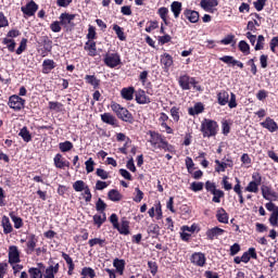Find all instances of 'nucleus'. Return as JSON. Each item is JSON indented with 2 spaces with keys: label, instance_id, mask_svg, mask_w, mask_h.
<instances>
[{
  "label": "nucleus",
  "instance_id": "obj_53",
  "mask_svg": "<svg viewBox=\"0 0 278 278\" xmlns=\"http://www.w3.org/2000/svg\"><path fill=\"white\" fill-rule=\"evenodd\" d=\"M215 173H225L227 170V163L220 162V160H215Z\"/></svg>",
  "mask_w": 278,
  "mask_h": 278
},
{
  "label": "nucleus",
  "instance_id": "obj_10",
  "mask_svg": "<svg viewBox=\"0 0 278 278\" xmlns=\"http://www.w3.org/2000/svg\"><path fill=\"white\" fill-rule=\"evenodd\" d=\"M135 101L138 103V105H147L151 103V98L147 96V91H144V89H138L135 92Z\"/></svg>",
  "mask_w": 278,
  "mask_h": 278
},
{
  "label": "nucleus",
  "instance_id": "obj_59",
  "mask_svg": "<svg viewBox=\"0 0 278 278\" xmlns=\"http://www.w3.org/2000/svg\"><path fill=\"white\" fill-rule=\"evenodd\" d=\"M135 192L136 195L132 198V201H135V203H141L142 199H144V192H142L139 187L135 188Z\"/></svg>",
  "mask_w": 278,
  "mask_h": 278
},
{
  "label": "nucleus",
  "instance_id": "obj_22",
  "mask_svg": "<svg viewBox=\"0 0 278 278\" xmlns=\"http://www.w3.org/2000/svg\"><path fill=\"white\" fill-rule=\"evenodd\" d=\"M252 260H257V252L255 251V248H250L247 252H244L241 256V261L243 264H249Z\"/></svg>",
  "mask_w": 278,
  "mask_h": 278
},
{
  "label": "nucleus",
  "instance_id": "obj_37",
  "mask_svg": "<svg viewBox=\"0 0 278 278\" xmlns=\"http://www.w3.org/2000/svg\"><path fill=\"white\" fill-rule=\"evenodd\" d=\"M217 103L219 105H227L229 103V92L222 90L217 93Z\"/></svg>",
  "mask_w": 278,
  "mask_h": 278
},
{
  "label": "nucleus",
  "instance_id": "obj_9",
  "mask_svg": "<svg viewBox=\"0 0 278 278\" xmlns=\"http://www.w3.org/2000/svg\"><path fill=\"white\" fill-rule=\"evenodd\" d=\"M160 63L161 66H163V71H165V73H168V71H170V66L175 64V60L173 59V55H170L168 52H165L161 54Z\"/></svg>",
  "mask_w": 278,
  "mask_h": 278
},
{
  "label": "nucleus",
  "instance_id": "obj_51",
  "mask_svg": "<svg viewBox=\"0 0 278 278\" xmlns=\"http://www.w3.org/2000/svg\"><path fill=\"white\" fill-rule=\"evenodd\" d=\"M245 192H253L257 194L260 192V184L250 181L245 187Z\"/></svg>",
  "mask_w": 278,
  "mask_h": 278
},
{
  "label": "nucleus",
  "instance_id": "obj_45",
  "mask_svg": "<svg viewBox=\"0 0 278 278\" xmlns=\"http://www.w3.org/2000/svg\"><path fill=\"white\" fill-rule=\"evenodd\" d=\"M81 277L85 278H94L97 277V271H94V269L92 267H83L81 271H80Z\"/></svg>",
  "mask_w": 278,
  "mask_h": 278
},
{
  "label": "nucleus",
  "instance_id": "obj_18",
  "mask_svg": "<svg viewBox=\"0 0 278 278\" xmlns=\"http://www.w3.org/2000/svg\"><path fill=\"white\" fill-rule=\"evenodd\" d=\"M261 126L264 129H267V131H270V134H275V131H278V125L275 119L270 117H266L264 122L261 123Z\"/></svg>",
  "mask_w": 278,
  "mask_h": 278
},
{
  "label": "nucleus",
  "instance_id": "obj_63",
  "mask_svg": "<svg viewBox=\"0 0 278 278\" xmlns=\"http://www.w3.org/2000/svg\"><path fill=\"white\" fill-rule=\"evenodd\" d=\"M264 35H260L256 39V45L254 47L255 51H262L264 49Z\"/></svg>",
  "mask_w": 278,
  "mask_h": 278
},
{
  "label": "nucleus",
  "instance_id": "obj_6",
  "mask_svg": "<svg viewBox=\"0 0 278 278\" xmlns=\"http://www.w3.org/2000/svg\"><path fill=\"white\" fill-rule=\"evenodd\" d=\"M103 63L109 68H116V66H121V64H123V62L121 61V54H118V52L105 53L103 58Z\"/></svg>",
  "mask_w": 278,
  "mask_h": 278
},
{
  "label": "nucleus",
  "instance_id": "obj_46",
  "mask_svg": "<svg viewBox=\"0 0 278 278\" xmlns=\"http://www.w3.org/2000/svg\"><path fill=\"white\" fill-rule=\"evenodd\" d=\"M148 233L149 236H151L152 238H157V236H160V225L157 224H151L148 227Z\"/></svg>",
  "mask_w": 278,
  "mask_h": 278
},
{
  "label": "nucleus",
  "instance_id": "obj_30",
  "mask_svg": "<svg viewBox=\"0 0 278 278\" xmlns=\"http://www.w3.org/2000/svg\"><path fill=\"white\" fill-rule=\"evenodd\" d=\"M85 81L89 84V86H92L94 90H98L99 86H101V79L97 78L94 75H86Z\"/></svg>",
  "mask_w": 278,
  "mask_h": 278
},
{
  "label": "nucleus",
  "instance_id": "obj_64",
  "mask_svg": "<svg viewBox=\"0 0 278 278\" xmlns=\"http://www.w3.org/2000/svg\"><path fill=\"white\" fill-rule=\"evenodd\" d=\"M203 186H205L203 182L193 181L190 185V190H192V192H201V190H203Z\"/></svg>",
  "mask_w": 278,
  "mask_h": 278
},
{
  "label": "nucleus",
  "instance_id": "obj_23",
  "mask_svg": "<svg viewBox=\"0 0 278 278\" xmlns=\"http://www.w3.org/2000/svg\"><path fill=\"white\" fill-rule=\"evenodd\" d=\"M134 94H136L134 87H125L121 90L122 99H125V101H134Z\"/></svg>",
  "mask_w": 278,
  "mask_h": 278
},
{
  "label": "nucleus",
  "instance_id": "obj_29",
  "mask_svg": "<svg viewBox=\"0 0 278 278\" xmlns=\"http://www.w3.org/2000/svg\"><path fill=\"white\" fill-rule=\"evenodd\" d=\"M168 121V115L164 112L160 113L159 122L161 123V127L165 129L166 134H174V130L172 129L166 122Z\"/></svg>",
  "mask_w": 278,
  "mask_h": 278
},
{
  "label": "nucleus",
  "instance_id": "obj_21",
  "mask_svg": "<svg viewBox=\"0 0 278 278\" xmlns=\"http://www.w3.org/2000/svg\"><path fill=\"white\" fill-rule=\"evenodd\" d=\"M36 244H38V237L36 235L31 233L28 237V241L26 243L27 250L26 253L27 255H31L34 251H36Z\"/></svg>",
  "mask_w": 278,
  "mask_h": 278
},
{
  "label": "nucleus",
  "instance_id": "obj_13",
  "mask_svg": "<svg viewBox=\"0 0 278 278\" xmlns=\"http://www.w3.org/2000/svg\"><path fill=\"white\" fill-rule=\"evenodd\" d=\"M100 118L102 123H105V125H111V127L114 128L119 127L118 119L110 112L101 114Z\"/></svg>",
  "mask_w": 278,
  "mask_h": 278
},
{
  "label": "nucleus",
  "instance_id": "obj_40",
  "mask_svg": "<svg viewBox=\"0 0 278 278\" xmlns=\"http://www.w3.org/2000/svg\"><path fill=\"white\" fill-rule=\"evenodd\" d=\"M89 247L92 249V247H100V249H103L108 244V240L102 238H93L88 241Z\"/></svg>",
  "mask_w": 278,
  "mask_h": 278
},
{
  "label": "nucleus",
  "instance_id": "obj_25",
  "mask_svg": "<svg viewBox=\"0 0 278 278\" xmlns=\"http://www.w3.org/2000/svg\"><path fill=\"white\" fill-rule=\"evenodd\" d=\"M223 233H225V229L219 228L218 226L206 230L207 240H214L215 238H218V236H223Z\"/></svg>",
  "mask_w": 278,
  "mask_h": 278
},
{
  "label": "nucleus",
  "instance_id": "obj_11",
  "mask_svg": "<svg viewBox=\"0 0 278 278\" xmlns=\"http://www.w3.org/2000/svg\"><path fill=\"white\" fill-rule=\"evenodd\" d=\"M41 45L43 47V50H42V58H47V55L49 53H51V51H53V40H51V38H49V36H42L41 37Z\"/></svg>",
  "mask_w": 278,
  "mask_h": 278
},
{
  "label": "nucleus",
  "instance_id": "obj_1",
  "mask_svg": "<svg viewBox=\"0 0 278 278\" xmlns=\"http://www.w3.org/2000/svg\"><path fill=\"white\" fill-rule=\"evenodd\" d=\"M148 136H150L149 142L153 149H161L168 153H175V146L168 143L166 137L162 136L160 132L149 130Z\"/></svg>",
  "mask_w": 278,
  "mask_h": 278
},
{
  "label": "nucleus",
  "instance_id": "obj_12",
  "mask_svg": "<svg viewBox=\"0 0 278 278\" xmlns=\"http://www.w3.org/2000/svg\"><path fill=\"white\" fill-rule=\"evenodd\" d=\"M21 12L25 16H34L38 12V4L34 0H30L25 7L21 8Z\"/></svg>",
  "mask_w": 278,
  "mask_h": 278
},
{
  "label": "nucleus",
  "instance_id": "obj_62",
  "mask_svg": "<svg viewBox=\"0 0 278 278\" xmlns=\"http://www.w3.org/2000/svg\"><path fill=\"white\" fill-rule=\"evenodd\" d=\"M213 203H220V199H223V197H225V191L217 189L214 193H213Z\"/></svg>",
  "mask_w": 278,
  "mask_h": 278
},
{
  "label": "nucleus",
  "instance_id": "obj_32",
  "mask_svg": "<svg viewBox=\"0 0 278 278\" xmlns=\"http://www.w3.org/2000/svg\"><path fill=\"white\" fill-rule=\"evenodd\" d=\"M109 201H113V203H118V201H123V195L119 190L111 189L108 192Z\"/></svg>",
  "mask_w": 278,
  "mask_h": 278
},
{
  "label": "nucleus",
  "instance_id": "obj_5",
  "mask_svg": "<svg viewBox=\"0 0 278 278\" xmlns=\"http://www.w3.org/2000/svg\"><path fill=\"white\" fill-rule=\"evenodd\" d=\"M18 36H21V30L13 28L8 31L7 38L2 39V45H7V49L10 53H14L16 49V41L14 38H18Z\"/></svg>",
  "mask_w": 278,
  "mask_h": 278
},
{
  "label": "nucleus",
  "instance_id": "obj_47",
  "mask_svg": "<svg viewBox=\"0 0 278 278\" xmlns=\"http://www.w3.org/2000/svg\"><path fill=\"white\" fill-rule=\"evenodd\" d=\"M73 142L64 141L59 143V149L61 153H68V151H73Z\"/></svg>",
  "mask_w": 278,
  "mask_h": 278
},
{
  "label": "nucleus",
  "instance_id": "obj_50",
  "mask_svg": "<svg viewBox=\"0 0 278 278\" xmlns=\"http://www.w3.org/2000/svg\"><path fill=\"white\" fill-rule=\"evenodd\" d=\"M239 51H241V53H243V55H250L251 54V46H249L247 41L241 40V41H239Z\"/></svg>",
  "mask_w": 278,
  "mask_h": 278
},
{
  "label": "nucleus",
  "instance_id": "obj_35",
  "mask_svg": "<svg viewBox=\"0 0 278 278\" xmlns=\"http://www.w3.org/2000/svg\"><path fill=\"white\" fill-rule=\"evenodd\" d=\"M105 220H108V216L105 215V213H102V215H99V214L93 215V225L98 229H101Z\"/></svg>",
  "mask_w": 278,
  "mask_h": 278
},
{
  "label": "nucleus",
  "instance_id": "obj_28",
  "mask_svg": "<svg viewBox=\"0 0 278 278\" xmlns=\"http://www.w3.org/2000/svg\"><path fill=\"white\" fill-rule=\"evenodd\" d=\"M216 218H217L218 223H223L224 225L229 224V214L227 213V211H225L224 207H219L217 210Z\"/></svg>",
  "mask_w": 278,
  "mask_h": 278
},
{
  "label": "nucleus",
  "instance_id": "obj_44",
  "mask_svg": "<svg viewBox=\"0 0 278 278\" xmlns=\"http://www.w3.org/2000/svg\"><path fill=\"white\" fill-rule=\"evenodd\" d=\"M60 273V263H56L54 265H50L47 269H46V275L50 276V277H54L55 275H58Z\"/></svg>",
  "mask_w": 278,
  "mask_h": 278
},
{
  "label": "nucleus",
  "instance_id": "obj_15",
  "mask_svg": "<svg viewBox=\"0 0 278 278\" xmlns=\"http://www.w3.org/2000/svg\"><path fill=\"white\" fill-rule=\"evenodd\" d=\"M21 262V252L16 245L9 248V264H18Z\"/></svg>",
  "mask_w": 278,
  "mask_h": 278
},
{
  "label": "nucleus",
  "instance_id": "obj_54",
  "mask_svg": "<svg viewBox=\"0 0 278 278\" xmlns=\"http://www.w3.org/2000/svg\"><path fill=\"white\" fill-rule=\"evenodd\" d=\"M96 210L97 212H101L103 214L105 213V210H108V204L101 198H99L96 202Z\"/></svg>",
  "mask_w": 278,
  "mask_h": 278
},
{
  "label": "nucleus",
  "instance_id": "obj_42",
  "mask_svg": "<svg viewBox=\"0 0 278 278\" xmlns=\"http://www.w3.org/2000/svg\"><path fill=\"white\" fill-rule=\"evenodd\" d=\"M9 216H10L11 220L13 222L15 229H21L23 227V225H24L23 218L16 216L15 212H10Z\"/></svg>",
  "mask_w": 278,
  "mask_h": 278
},
{
  "label": "nucleus",
  "instance_id": "obj_20",
  "mask_svg": "<svg viewBox=\"0 0 278 278\" xmlns=\"http://www.w3.org/2000/svg\"><path fill=\"white\" fill-rule=\"evenodd\" d=\"M218 0H201L200 7L204 12H214V8H217Z\"/></svg>",
  "mask_w": 278,
  "mask_h": 278
},
{
  "label": "nucleus",
  "instance_id": "obj_34",
  "mask_svg": "<svg viewBox=\"0 0 278 278\" xmlns=\"http://www.w3.org/2000/svg\"><path fill=\"white\" fill-rule=\"evenodd\" d=\"M184 4L180 1H174L170 4V10L175 18H179Z\"/></svg>",
  "mask_w": 278,
  "mask_h": 278
},
{
  "label": "nucleus",
  "instance_id": "obj_55",
  "mask_svg": "<svg viewBox=\"0 0 278 278\" xmlns=\"http://www.w3.org/2000/svg\"><path fill=\"white\" fill-rule=\"evenodd\" d=\"M86 38L87 40H97V28L94 26L89 25Z\"/></svg>",
  "mask_w": 278,
  "mask_h": 278
},
{
  "label": "nucleus",
  "instance_id": "obj_19",
  "mask_svg": "<svg viewBox=\"0 0 278 278\" xmlns=\"http://www.w3.org/2000/svg\"><path fill=\"white\" fill-rule=\"evenodd\" d=\"M84 50L88 52L89 58H97V41L88 40L85 43Z\"/></svg>",
  "mask_w": 278,
  "mask_h": 278
},
{
  "label": "nucleus",
  "instance_id": "obj_17",
  "mask_svg": "<svg viewBox=\"0 0 278 278\" xmlns=\"http://www.w3.org/2000/svg\"><path fill=\"white\" fill-rule=\"evenodd\" d=\"M220 62H224V64H228V66H238V68H244V63L242 61L236 60V58L231 55H224L219 58Z\"/></svg>",
  "mask_w": 278,
  "mask_h": 278
},
{
  "label": "nucleus",
  "instance_id": "obj_27",
  "mask_svg": "<svg viewBox=\"0 0 278 278\" xmlns=\"http://www.w3.org/2000/svg\"><path fill=\"white\" fill-rule=\"evenodd\" d=\"M184 16L189 21V23H199V12L186 9L184 11Z\"/></svg>",
  "mask_w": 278,
  "mask_h": 278
},
{
  "label": "nucleus",
  "instance_id": "obj_31",
  "mask_svg": "<svg viewBox=\"0 0 278 278\" xmlns=\"http://www.w3.org/2000/svg\"><path fill=\"white\" fill-rule=\"evenodd\" d=\"M59 18H60V24L63 27H66V25H71V23L75 21V14L62 13Z\"/></svg>",
  "mask_w": 278,
  "mask_h": 278
},
{
  "label": "nucleus",
  "instance_id": "obj_7",
  "mask_svg": "<svg viewBox=\"0 0 278 278\" xmlns=\"http://www.w3.org/2000/svg\"><path fill=\"white\" fill-rule=\"evenodd\" d=\"M8 105L14 112H21L25 109V99L21 98L18 94H12L9 98Z\"/></svg>",
  "mask_w": 278,
  "mask_h": 278
},
{
  "label": "nucleus",
  "instance_id": "obj_41",
  "mask_svg": "<svg viewBox=\"0 0 278 278\" xmlns=\"http://www.w3.org/2000/svg\"><path fill=\"white\" fill-rule=\"evenodd\" d=\"M169 114L174 121V123H179L180 118H181V108L179 106H173L169 110Z\"/></svg>",
  "mask_w": 278,
  "mask_h": 278
},
{
  "label": "nucleus",
  "instance_id": "obj_4",
  "mask_svg": "<svg viewBox=\"0 0 278 278\" xmlns=\"http://www.w3.org/2000/svg\"><path fill=\"white\" fill-rule=\"evenodd\" d=\"M109 220L111 225H113V229H117L121 236H129V233H131V231H129V220H127L126 218H123L119 224L118 215H116V213H113L109 217Z\"/></svg>",
  "mask_w": 278,
  "mask_h": 278
},
{
  "label": "nucleus",
  "instance_id": "obj_52",
  "mask_svg": "<svg viewBox=\"0 0 278 278\" xmlns=\"http://www.w3.org/2000/svg\"><path fill=\"white\" fill-rule=\"evenodd\" d=\"M27 38H22L20 46L15 51L16 55H22L24 51H27Z\"/></svg>",
  "mask_w": 278,
  "mask_h": 278
},
{
  "label": "nucleus",
  "instance_id": "obj_14",
  "mask_svg": "<svg viewBox=\"0 0 278 278\" xmlns=\"http://www.w3.org/2000/svg\"><path fill=\"white\" fill-rule=\"evenodd\" d=\"M191 264H194V266H200L201 268H203V266H205V262H207V258L205 257V254H203L202 252H194L191 255Z\"/></svg>",
  "mask_w": 278,
  "mask_h": 278
},
{
  "label": "nucleus",
  "instance_id": "obj_61",
  "mask_svg": "<svg viewBox=\"0 0 278 278\" xmlns=\"http://www.w3.org/2000/svg\"><path fill=\"white\" fill-rule=\"evenodd\" d=\"M269 225H271V227H278V208L270 214Z\"/></svg>",
  "mask_w": 278,
  "mask_h": 278
},
{
  "label": "nucleus",
  "instance_id": "obj_49",
  "mask_svg": "<svg viewBox=\"0 0 278 278\" xmlns=\"http://www.w3.org/2000/svg\"><path fill=\"white\" fill-rule=\"evenodd\" d=\"M113 30L115 31L118 40H122V41L127 40V37L125 36V31L123 30V27L118 26V24L113 25Z\"/></svg>",
  "mask_w": 278,
  "mask_h": 278
},
{
  "label": "nucleus",
  "instance_id": "obj_36",
  "mask_svg": "<svg viewBox=\"0 0 278 278\" xmlns=\"http://www.w3.org/2000/svg\"><path fill=\"white\" fill-rule=\"evenodd\" d=\"M2 227H3V233H5V236L14 231V228L12 227V223H10V217L5 215L2 217Z\"/></svg>",
  "mask_w": 278,
  "mask_h": 278
},
{
  "label": "nucleus",
  "instance_id": "obj_33",
  "mask_svg": "<svg viewBox=\"0 0 278 278\" xmlns=\"http://www.w3.org/2000/svg\"><path fill=\"white\" fill-rule=\"evenodd\" d=\"M125 265H126V263H125V260H123V258H121V260L115 258L113 261V266H114L116 273H118V275H121V276H123L125 274Z\"/></svg>",
  "mask_w": 278,
  "mask_h": 278
},
{
  "label": "nucleus",
  "instance_id": "obj_2",
  "mask_svg": "<svg viewBox=\"0 0 278 278\" xmlns=\"http://www.w3.org/2000/svg\"><path fill=\"white\" fill-rule=\"evenodd\" d=\"M200 131L203 138H214L218 136V131H219L218 122L210 118H204L201 123Z\"/></svg>",
  "mask_w": 278,
  "mask_h": 278
},
{
  "label": "nucleus",
  "instance_id": "obj_3",
  "mask_svg": "<svg viewBox=\"0 0 278 278\" xmlns=\"http://www.w3.org/2000/svg\"><path fill=\"white\" fill-rule=\"evenodd\" d=\"M111 110L114 114L123 121V123H129V125H134V114L127 110V108L118 104V102H111Z\"/></svg>",
  "mask_w": 278,
  "mask_h": 278
},
{
  "label": "nucleus",
  "instance_id": "obj_16",
  "mask_svg": "<svg viewBox=\"0 0 278 278\" xmlns=\"http://www.w3.org/2000/svg\"><path fill=\"white\" fill-rule=\"evenodd\" d=\"M55 168L64 169L71 168V162L66 161L64 156L60 153L55 154L53 157Z\"/></svg>",
  "mask_w": 278,
  "mask_h": 278
},
{
  "label": "nucleus",
  "instance_id": "obj_43",
  "mask_svg": "<svg viewBox=\"0 0 278 278\" xmlns=\"http://www.w3.org/2000/svg\"><path fill=\"white\" fill-rule=\"evenodd\" d=\"M18 136L25 142H31V132H29V129L27 128V126H24L23 128H21Z\"/></svg>",
  "mask_w": 278,
  "mask_h": 278
},
{
  "label": "nucleus",
  "instance_id": "obj_24",
  "mask_svg": "<svg viewBox=\"0 0 278 278\" xmlns=\"http://www.w3.org/2000/svg\"><path fill=\"white\" fill-rule=\"evenodd\" d=\"M205 112V105L202 102H197L193 108L188 109L189 116H198V114H203Z\"/></svg>",
  "mask_w": 278,
  "mask_h": 278
},
{
  "label": "nucleus",
  "instance_id": "obj_39",
  "mask_svg": "<svg viewBox=\"0 0 278 278\" xmlns=\"http://www.w3.org/2000/svg\"><path fill=\"white\" fill-rule=\"evenodd\" d=\"M178 84L181 90H190V76L189 75L180 76L178 79Z\"/></svg>",
  "mask_w": 278,
  "mask_h": 278
},
{
  "label": "nucleus",
  "instance_id": "obj_26",
  "mask_svg": "<svg viewBox=\"0 0 278 278\" xmlns=\"http://www.w3.org/2000/svg\"><path fill=\"white\" fill-rule=\"evenodd\" d=\"M58 66V64H55V61L51 60V59H46L42 62V73L43 75H49V73H51L53 71V68H55Z\"/></svg>",
  "mask_w": 278,
  "mask_h": 278
},
{
  "label": "nucleus",
  "instance_id": "obj_56",
  "mask_svg": "<svg viewBox=\"0 0 278 278\" xmlns=\"http://www.w3.org/2000/svg\"><path fill=\"white\" fill-rule=\"evenodd\" d=\"M73 189L75 192H84L86 190V182L84 180H77L73 184Z\"/></svg>",
  "mask_w": 278,
  "mask_h": 278
},
{
  "label": "nucleus",
  "instance_id": "obj_58",
  "mask_svg": "<svg viewBox=\"0 0 278 278\" xmlns=\"http://www.w3.org/2000/svg\"><path fill=\"white\" fill-rule=\"evenodd\" d=\"M28 275L34 278H42V270H40L38 267H30L28 269Z\"/></svg>",
  "mask_w": 278,
  "mask_h": 278
},
{
  "label": "nucleus",
  "instance_id": "obj_57",
  "mask_svg": "<svg viewBox=\"0 0 278 278\" xmlns=\"http://www.w3.org/2000/svg\"><path fill=\"white\" fill-rule=\"evenodd\" d=\"M154 207H155V214H156V219L157 220H162V218H164V213L162 212V202L157 201L155 204H154Z\"/></svg>",
  "mask_w": 278,
  "mask_h": 278
},
{
  "label": "nucleus",
  "instance_id": "obj_8",
  "mask_svg": "<svg viewBox=\"0 0 278 278\" xmlns=\"http://www.w3.org/2000/svg\"><path fill=\"white\" fill-rule=\"evenodd\" d=\"M261 192H262V197H263V199H265V201H277L278 200L277 191H274L273 187H270V186L263 185L261 187Z\"/></svg>",
  "mask_w": 278,
  "mask_h": 278
},
{
  "label": "nucleus",
  "instance_id": "obj_38",
  "mask_svg": "<svg viewBox=\"0 0 278 278\" xmlns=\"http://www.w3.org/2000/svg\"><path fill=\"white\" fill-rule=\"evenodd\" d=\"M156 14L160 16V18L163 21L164 25H168V8L166 7H161L157 11Z\"/></svg>",
  "mask_w": 278,
  "mask_h": 278
},
{
  "label": "nucleus",
  "instance_id": "obj_60",
  "mask_svg": "<svg viewBox=\"0 0 278 278\" xmlns=\"http://www.w3.org/2000/svg\"><path fill=\"white\" fill-rule=\"evenodd\" d=\"M255 60H257V58L254 56L247 62V66H250L252 75H257V65L255 64Z\"/></svg>",
  "mask_w": 278,
  "mask_h": 278
},
{
  "label": "nucleus",
  "instance_id": "obj_48",
  "mask_svg": "<svg viewBox=\"0 0 278 278\" xmlns=\"http://www.w3.org/2000/svg\"><path fill=\"white\" fill-rule=\"evenodd\" d=\"M48 108L51 112H62V109L64 108V104L58 101H50L48 103Z\"/></svg>",
  "mask_w": 278,
  "mask_h": 278
}]
</instances>
